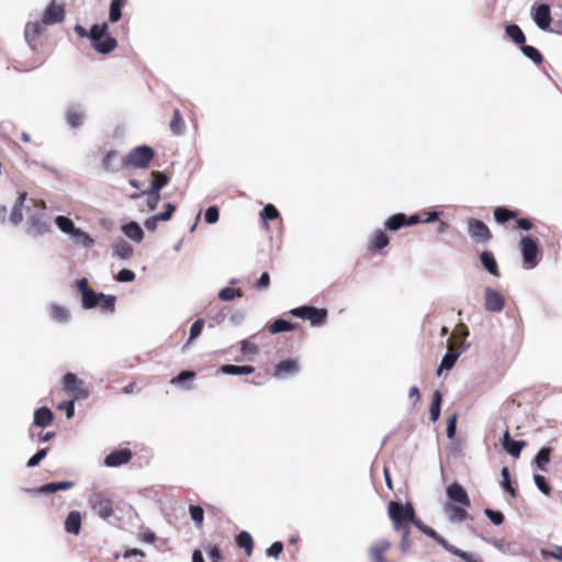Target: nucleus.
<instances>
[{"label":"nucleus","instance_id":"31","mask_svg":"<svg viewBox=\"0 0 562 562\" xmlns=\"http://www.w3.org/2000/svg\"><path fill=\"white\" fill-rule=\"evenodd\" d=\"M218 371L227 375H249L255 372L251 366L223 364Z\"/></svg>","mask_w":562,"mask_h":562},{"label":"nucleus","instance_id":"17","mask_svg":"<svg viewBox=\"0 0 562 562\" xmlns=\"http://www.w3.org/2000/svg\"><path fill=\"white\" fill-rule=\"evenodd\" d=\"M66 122L70 128H78L83 124L85 109L81 104H69L65 112Z\"/></svg>","mask_w":562,"mask_h":562},{"label":"nucleus","instance_id":"2","mask_svg":"<svg viewBox=\"0 0 562 562\" xmlns=\"http://www.w3.org/2000/svg\"><path fill=\"white\" fill-rule=\"evenodd\" d=\"M109 26L106 23L92 25V41L91 46L100 54H109L113 52L116 46V40L108 34Z\"/></svg>","mask_w":562,"mask_h":562},{"label":"nucleus","instance_id":"50","mask_svg":"<svg viewBox=\"0 0 562 562\" xmlns=\"http://www.w3.org/2000/svg\"><path fill=\"white\" fill-rule=\"evenodd\" d=\"M170 130L175 135H182L186 131V124L179 110H176L173 113V117L170 122Z\"/></svg>","mask_w":562,"mask_h":562},{"label":"nucleus","instance_id":"15","mask_svg":"<svg viewBox=\"0 0 562 562\" xmlns=\"http://www.w3.org/2000/svg\"><path fill=\"white\" fill-rule=\"evenodd\" d=\"M27 199V192L22 191L19 192L18 198L15 199L10 216L8 218L9 223L13 226H18L23 222L24 214L23 211L25 209V201Z\"/></svg>","mask_w":562,"mask_h":562},{"label":"nucleus","instance_id":"22","mask_svg":"<svg viewBox=\"0 0 562 562\" xmlns=\"http://www.w3.org/2000/svg\"><path fill=\"white\" fill-rule=\"evenodd\" d=\"M65 19V10L63 5H55L50 3L44 11L43 21L49 24H56L63 22Z\"/></svg>","mask_w":562,"mask_h":562},{"label":"nucleus","instance_id":"6","mask_svg":"<svg viewBox=\"0 0 562 562\" xmlns=\"http://www.w3.org/2000/svg\"><path fill=\"white\" fill-rule=\"evenodd\" d=\"M530 16L539 30L553 33L551 8L547 2L535 3L530 9Z\"/></svg>","mask_w":562,"mask_h":562},{"label":"nucleus","instance_id":"29","mask_svg":"<svg viewBox=\"0 0 562 562\" xmlns=\"http://www.w3.org/2000/svg\"><path fill=\"white\" fill-rule=\"evenodd\" d=\"M65 530L71 535H79L81 530V514L78 510H71L65 519Z\"/></svg>","mask_w":562,"mask_h":562},{"label":"nucleus","instance_id":"16","mask_svg":"<svg viewBox=\"0 0 562 562\" xmlns=\"http://www.w3.org/2000/svg\"><path fill=\"white\" fill-rule=\"evenodd\" d=\"M133 453L130 449L123 448L111 451L104 458V464L109 468H116L131 461Z\"/></svg>","mask_w":562,"mask_h":562},{"label":"nucleus","instance_id":"9","mask_svg":"<svg viewBox=\"0 0 562 562\" xmlns=\"http://www.w3.org/2000/svg\"><path fill=\"white\" fill-rule=\"evenodd\" d=\"M46 25L47 24L43 20L35 21V22H29L25 25L24 37H25L27 45L32 49V52L37 50V47H38L37 40L44 33Z\"/></svg>","mask_w":562,"mask_h":562},{"label":"nucleus","instance_id":"57","mask_svg":"<svg viewBox=\"0 0 562 562\" xmlns=\"http://www.w3.org/2000/svg\"><path fill=\"white\" fill-rule=\"evenodd\" d=\"M280 216V212L273 204H267L260 212V217L263 223L267 221L277 220Z\"/></svg>","mask_w":562,"mask_h":562},{"label":"nucleus","instance_id":"23","mask_svg":"<svg viewBox=\"0 0 562 562\" xmlns=\"http://www.w3.org/2000/svg\"><path fill=\"white\" fill-rule=\"evenodd\" d=\"M151 182L149 187L143 190V193H160L161 189L169 183V177L162 171H151Z\"/></svg>","mask_w":562,"mask_h":562},{"label":"nucleus","instance_id":"64","mask_svg":"<svg viewBox=\"0 0 562 562\" xmlns=\"http://www.w3.org/2000/svg\"><path fill=\"white\" fill-rule=\"evenodd\" d=\"M240 352L244 356L257 355L259 352V348L256 344L250 342L248 339H243L240 341Z\"/></svg>","mask_w":562,"mask_h":562},{"label":"nucleus","instance_id":"12","mask_svg":"<svg viewBox=\"0 0 562 562\" xmlns=\"http://www.w3.org/2000/svg\"><path fill=\"white\" fill-rule=\"evenodd\" d=\"M468 345L464 341H461L457 348H450L443 355L440 364L437 369V374L440 375L445 370H451L459 357L467 350Z\"/></svg>","mask_w":562,"mask_h":562},{"label":"nucleus","instance_id":"1","mask_svg":"<svg viewBox=\"0 0 562 562\" xmlns=\"http://www.w3.org/2000/svg\"><path fill=\"white\" fill-rule=\"evenodd\" d=\"M416 510L412 503L405 504L391 501L387 505V515L393 522L395 531L400 532L402 529L407 528V525L415 519Z\"/></svg>","mask_w":562,"mask_h":562},{"label":"nucleus","instance_id":"7","mask_svg":"<svg viewBox=\"0 0 562 562\" xmlns=\"http://www.w3.org/2000/svg\"><path fill=\"white\" fill-rule=\"evenodd\" d=\"M520 251L524 263L528 269H532L538 265V255L540 251L538 241L531 236H524L520 239Z\"/></svg>","mask_w":562,"mask_h":562},{"label":"nucleus","instance_id":"32","mask_svg":"<svg viewBox=\"0 0 562 562\" xmlns=\"http://www.w3.org/2000/svg\"><path fill=\"white\" fill-rule=\"evenodd\" d=\"M482 539L485 542L491 543L493 547H495L503 554L516 555L518 553L517 547L515 544L509 543V542H505L502 539H496V538L490 539V538H485V537H482Z\"/></svg>","mask_w":562,"mask_h":562},{"label":"nucleus","instance_id":"60","mask_svg":"<svg viewBox=\"0 0 562 562\" xmlns=\"http://www.w3.org/2000/svg\"><path fill=\"white\" fill-rule=\"evenodd\" d=\"M48 454V448L38 449L26 462V467L34 468L37 467L41 461L46 458Z\"/></svg>","mask_w":562,"mask_h":562},{"label":"nucleus","instance_id":"39","mask_svg":"<svg viewBox=\"0 0 562 562\" xmlns=\"http://www.w3.org/2000/svg\"><path fill=\"white\" fill-rule=\"evenodd\" d=\"M236 544L243 548L248 557L252 554L254 540L248 531L243 530L236 536Z\"/></svg>","mask_w":562,"mask_h":562},{"label":"nucleus","instance_id":"13","mask_svg":"<svg viewBox=\"0 0 562 562\" xmlns=\"http://www.w3.org/2000/svg\"><path fill=\"white\" fill-rule=\"evenodd\" d=\"M75 483L72 481H60V482H49L40 487L35 488H25L24 492L34 496L38 494H53L58 491H65L74 487Z\"/></svg>","mask_w":562,"mask_h":562},{"label":"nucleus","instance_id":"8","mask_svg":"<svg viewBox=\"0 0 562 562\" xmlns=\"http://www.w3.org/2000/svg\"><path fill=\"white\" fill-rule=\"evenodd\" d=\"M468 234L475 243H487L492 239L491 229L479 218L468 221Z\"/></svg>","mask_w":562,"mask_h":562},{"label":"nucleus","instance_id":"40","mask_svg":"<svg viewBox=\"0 0 562 562\" xmlns=\"http://www.w3.org/2000/svg\"><path fill=\"white\" fill-rule=\"evenodd\" d=\"M502 480L499 482L501 487L504 492L508 493L513 498L517 497V490L510 481V472L507 467H503L501 470Z\"/></svg>","mask_w":562,"mask_h":562},{"label":"nucleus","instance_id":"19","mask_svg":"<svg viewBox=\"0 0 562 562\" xmlns=\"http://www.w3.org/2000/svg\"><path fill=\"white\" fill-rule=\"evenodd\" d=\"M525 440L514 439L508 430H505L502 438L503 449L514 458H519L521 450L526 447Z\"/></svg>","mask_w":562,"mask_h":562},{"label":"nucleus","instance_id":"42","mask_svg":"<svg viewBox=\"0 0 562 562\" xmlns=\"http://www.w3.org/2000/svg\"><path fill=\"white\" fill-rule=\"evenodd\" d=\"M405 214L404 213H396L387 217V220L384 222V227L386 231L390 232H396L401 229L402 227H405Z\"/></svg>","mask_w":562,"mask_h":562},{"label":"nucleus","instance_id":"46","mask_svg":"<svg viewBox=\"0 0 562 562\" xmlns=\"http://www.w3.org/2000/svg\"><path fill=\"white\" fill-rule=\"evenodd\" d=\"M101 293L95 292L94 290L86 291L83 296L81 297V304L85 310L95 308L98 306V300L100 299Z\"/></svg>","mask_w":562,"mask_h":562},{"label":"nucleus","instance_id":"20","mask_svg":"<svg viewBox=\"0 0 562 562\" xmlns=\"http://www.w3.org/2000/svg\"><path fill=\"white\" fill-rule=\"evenodd\" d=\"M124 165V158L121 159L117 150H109L102 159V168L108 172H117Z\"/></svg>","mask_w":562,"mask_h":562},{"label":"nucleus","instance_id":"47","mask_svg":"<svg viewBox=\"0 0 562 562\" xmlns=\"http://www.w3.org/2000/svg\"><path fill=\"white\" fill-rule=\"evenodd\" d=\"M195 372L192 370H182L171 380V384L173 385H183L184 389L189 390L190 385H184L187 382H190L194 379Z\"/></svg>","mask_w":562,"mask_h":562},{"label":"nucleus","instance_id":"25","mask_svg":"<svg viewBox=\"0 0 562 562\" xmlns=\"http://www.w3.org/2000/svg\"><path fill=\"white\" fill-rule=\"evenodd\" d=\"M551 453H552V448H550V447L540 448L531 461V467L539 471H543V472L547 471L548 464L550 462Z\"/></svg>","mask_w":562,"mask_h":562},{"label":"nucleus","instance_id":"53","mask_svg":"<svg viewBox=\"0 0 562 562\" xmlns=\"http://www.w3.org/2000/svg\"><path fill=\"white\" fill-rule=\"evenodd\" d=\"M241 296H243V292L240 289H234L231 286L223 288L218 292V299L224 302H229L236 297H241Z\"/></svg>","mask_w":562,"mask_h":562},{"label":"nucleus","instance_id":"11","mask_svg":"<svg viewBox=\"0 0 562 562\" xmlns=\"http://www.w3.org/2000/svg\"><path fill=\"white\" fill-rule=\"evenodd\" d=\"M505 306L504 296L491 286L484 289V307L487 312L499 313Z\"/></svg>","mask_w":562,"mask_h":562},{"label":"nucleus","instance_id":"27","mask_svg":"<svg viewBox=\"0 0 562 562\" xmlns=\"http://www.w3.org/2000/svg\"><path fill=\"white\" fill-rule=\"evenodd\" d=\"M121 229L134 243L138 244L144 239V231L135 221L124 224Z\"/></svg>","mask_w":562,"mask_h":562},{"label":"nucleus","instance_id":"24","mask_svg":"<svg viewBox=\"0 0 562 562\" xmlns=\"http://www.w3.org/2000/svg\"><path fill=\"white\" fill-rule=\"evenodd\" d=\"M49 317L57 324H67L71 319L70 311L59 304H50L48 306Z\"/></svg>","mask_w":562,"mask_h":562},{"label":"nucleus","instance_id":"5","mask_svg":"<svg viewBox=\"0 0 562 562\" xmlns=\"http://www.w3.org/2000/svg\"><path fill=\"white\" fill-rule=\"evenodd\" d=\"M154 149L148 145H140L133 148L125 157L124 165L126 167L146 168L154 158Z\"/></svg>","mask_w":562,"mask_h":562},{"label":"nucleus","instance_id":"44","mask_svg":"<svg viewBox=\"0 0 562 562\" xmlns=\"http://www.w3.org/2000/svg\"><path fill=\"white\" fill-rule=\"evenodd\" d=\"M127 0H111L109 10V20L112 23L119 22L122 18V9Z\"/></svg>","mask_w":562,"mask_h":562},{"label":"nucleus","instance_id":"54","mask_svg":"<svg viewBox=\"0 0 562 562\" xmlns=\"http://www.w3.org/2000/svg\"><path fill=\"white\" fill-rule=\"evenodd\" d=\"M70 394L74 396L71 400L85 401L90 396V391L86 382L81 380Z\"/></svg>","mask_w":562,"mask_h":562},{"label":"nucleus","instance_id":"56","mask_svg":"<svg viewBox=\"0 0 562 562\" xmlns=\"http://www.w3.org/2000/svg\"><path fill=\"white\" fill-rule=\"evenodd\" d=\"M81 380L72 372H67L63 376V386L65 392L71 393Z\"/></svg>","mask_w":562,"mask_h":562},{"label":"nucleus","instance_id":"41","mask_svg":"<svg viewBox=\"0 0 562 562\" xmlns=\"http://www.w3.org/2000/svg\"><path fill=\"white\" fill-rule=\"evenodd\" d=\"M442 395L440 391H435L432 394L431 404L429 407V418L431 422H437L441 414Z\"/></svg>","mask_w":562,"mask_h":562},{"label":"nucleus","instance_id":"58","mask_svg":"<svg viewBox=\"0 0 562 562\" xmlns=\"http://www.w3.org/2000/svg\"><path fill=\"white\" fill-rule=\"evenodd\" d=\"M29 436L32 441L45 443V442L49 441L55 436V432L54 431L36 432L35 428L30 427Z\"/></svg>","mask_w":562,"mask_h":562},{"label":"nucleus","instance_id":"63","mask_svg":"<svg viewBox=\"0 0 562 562\" xmlns=\"http://www.w3.org/2000/svg\"><path fill=\"white\" fill-rule=\"evenodd\" d=\"M135 272L131 269H127V268H122L117 274H116V280L121 283H128V282H133L135 280Z\"/></svg>","mask_w":562,"mask_h":562},{"label":"nucleus","instance_id":"51","mask_svg":"<svg viewBox=\"0 0 562 562\" xmlns=\"http://www.w3.org/2000/svg\"><path fill=\"white\" fill-rule=\"evenodd\" d=\"M189 514L198 529H202L204 521V509L200 505H190Z\"/></svg>","mask_w":562,"mask_h":562},{"label":"nucleus","instance_id":"62","mask_svg":"<svg viewBox=\"0 0 562 562\" xmlns=\"http://www.w3.org/2000/svg\"><path fill=\"white\" fill-rule=\"evenodd\" d=\"M204 218L207 224H215L220 220V210L216 205L209 206L204 213Z\"/></svg>","mask_w":562,"mask_h":562},{"label":"nucleus","instance_id":"38","mask_svg":"<svg viewBox=\"0 0 562 562\" xmlns=\"http://www.w3.org/2000/svg\"><path fill=\"white\" fill-rule=\"evenodd\" d=\"M391 542L389 540H380L370 548V554L373 562H384V552L389 550Z\"/></svg>","mask_w":562,"mask_h":562},{"label":"nucleus","instance_id":"37","mask_svg":"<svg viewBox=\"0 0 562 562\" xmlns=\"http://www.w3.org/2000/svg\"><path fill=\"white\" fill-rule=\"evenodd\" d=\"M505 33L519 47L526 43L525 33L517 24L505 25Z\"/></svg>","mask_w":562,"mask_h":562},{"label":"nucleus","instance_id":"14","mask_svg":"<svg viewBox=\"0 0 562 562\" xmlns=\"http://www.w3.org/2000/svg\"><path fill=\"white\" fill-rule=\"evenodd\" d=\"M448 498L461 506L469 507L471 505L470 497L465 488L458 482H453L447 487Z\"/></svg>","mask_w":562,"mask_h":562},{"label":"nucleus","instance_id":"21","mask_svg":"<svg viewBox=\"0 0 562 562\" xmlns=\"http://www.w3.org/2000/svg\"><path fill=\"white\" fill-rule=\"evenodd\" d=\"M54 420V413L47 406H41L35 409L33 424L31 427L46 428L52 425Z\"/></svg>","mask_w":562,"mask_h":562},{"label":"nucleus","instance_id":"30","mask_svg":"<svg viewBox=\"0 0 562 562\" xmlns=\"http://www.w3.org/2000/svg\"><path fill=\"white\" fill-rule=\"evenodd\" d=\"M390 244V237L382 229H376L372 234V238L368 245L369 250H381Z\"/></svg>","mask_w":562,"mask_h":562},{"label":"nucleus","instance_id":"18","mask_svg":"<svg viewBox=\"0 0 562 562\" xmlns=\"http://www.w3.org/2000/svg\"><path fill=\"white\" fill-rule=\"evenodd\" d=\"M299 371V362L295 359H285L274 367L273 376L277 379H285L297 374Z\"/></svg>","mask_w":562,"mask_h":562},{"label":"nucleus","instance_id":"49","mask_svg":"<svg viewBox=\"0 0 562 562\" xmlns=\"http://www.w3.org/2000/svg\"><path fill=\"white\" fill-rule=\"evenodd\" d=\"M115 302L116 297L114 295L101 293L100 299L98 300L99 304L97 307H100L104 312L112 313L115 310Z\"/></svg>","mask_w":562,"mask_h":562},{"label":"nucleus","instance_id":"59","mask_svg":"<svg viewBox=\"0 0 562 562\" xmlns=\"http://www.w3.org/2000/svg\"><path fill=\"white\" fill-rule=\"evenodd\" d=\"M532 479H533V482H535V485L537 486V488L543 495L549 496L551 493V486L547 482V479L542 474H538V473H535Z\"/></svg>","mask_w":562,"mask_h":562},{"label":"nucleus","instance_id":"28","mask_svg":"<svg viewBox=\"0 0 562 562\" xmlns=\"http://www.w3.org/2000/svg\"><path fill=\"white\" fill-rule=\"evenodd\" d=\"M480 261L484 269L494 277L499 276L498 265L491 250H483L480 254Z\"/></svg>","mask_w":562,"mask_h":562},{"label":"nucleus","instance_id":"45","mask_svg":"<svg viewBox=\"0 0 562 562\" xmlns=\"http://www.w3.org/2000/svg\"><path fill=\"white\" fill-rule=\"evenodd\" d=\"M55 224L60 232H63L69 236L77 228L74 221L70 217L65 216V215L56 216Z\"/></svg>","mask_w":562,"mask_h":562},{"label":"nucleus","instance_id":"33","mask_svg":"<svg viewBox=\"0 0 562 562\" xmlns=\"http://www.w3.org/2000/svg\"><path fill=\"white\" fill-rule=\"evenodd\" d=\"M71 240L86 249H90L94 245V239L81 228H76L69 236Z\"/></svg>","mask_w":562,"mask_h":562},{"label":"nucleus","instance_id":"4","mask_svg":"<svg viewBox=\"0 0 562 562\" xmlns=\"http://www.w3.org/2000/svg\"><path fill=\"white\" fill-rule=\"evenodd\" d=\"M289 314L293 317H297L304 321H308L312 326H322L325 324L328 312L326 308L316 307L313 305H302L293 307L289 311Z\"/></svg>","mask_w":562,"mask_h":562},{"label":"nucleus","instance_id":"10","mask_svg":"<svg viewBox=\"0 0 562 562\" xmlns=\"http://www.w3.org/2000/svg\"><path fill=\"white\" fill-rule=\"evenodd\" d=\"M92 510L100 518L108 520L113 516L112 501L97 493L90 498Z\"/></svg>","mask_w":562,"mask_h":562},{"label":"nucleus","instance_id":"34","mask_svg":"<svg viewBox=\"0 0 562 562\" xmlns=\"http://www.w3.org/2000/svg\"><path fill=\"white\" fill-rule=\"evenodd\" d=\"M296 327V324L286 321L284 318H277L268 326V330L270 334L276 335L280 333L292 331Z\"/></svg>","mask_w":562,"mask_h":562},{"label":"nucleus","instance_id":"52","mask_svg":"<svg viewBox=\"0 0 562 562\" xmlns=\"http://www.w3.org/2000/svg\"><path fill=\"white\" fill-rule=\"evenodd\" d=\"M204 328V319L203 318H198L196 321L193 322V324L191 325L190 327V335H189V339L188 341L186 342V345L183 346V350L193 341L195 340L202 333Z\"/></svg>","mask_w":562,"mask_h":562},{"label":"nucleus","instance_id":"61","mask_svg":"<svg viewBox=\"0 0 562 562\" xmlns=\"http://www.w3.org/2000/svg\"><path fill=\"white\" fill-rule=\"evenodd\" d=\"M484 514L491 520V522L495 526L502 525L505 520L504 514L499 510H494L492 508H485Z\"/></svg>","mask_w":562,"mask_h":562},{"label":"nucleus","instance_id":"3","mask_svg":"<svg viewBox=\"0 0 562 562\" xmlns=\"http://www.w3.org/2000/svg\"><path fill=\"white\" fill-rule=\"evenodd\" d=\"M52 231L50 217L44 211L30 214L26 221L25 234L32 238H38Z\"/></svg>","mask_w":562,"mask_h":562},{"label":"nucleus","instance_id":"36","mask_svg":"<svg viewBox=\"0 0 562 562\" xmlns=\"http://www.w3.org/2000/svg\"><path fill=\"white\" fill-rule=\"evenodd\" d=\"M494 220L498 224H505L510 220H515L518 216V213L514 210H510L507 206H496L493 211Z\"/></svg>","mask_w":562,"mask_h":562},{"label":"nucleus","instance_id":"48","mask_svg":"<svg viewBox=\"0 0 562 562\" xmlns=\"http://www.w3.org/2000/svg\"><path fill=\"white\" fill-rule=\"evenodd\" d=\"M447 552H449L456 557H459L464 562H482V560L479 557H476L470 552L463 551L453 544H451L448 548Z\"/></svg>","mask_w":562,"mask_h":562},{"label":"nucleus","instance_id":"35","mask_svg":"<svg viewBox=\"0 0 562 562\" xmlns=\"http://www.w3.org/2000/svg\"><path fill=\"white\" fill-rule=\"evenodd\" d=\"M112 250L113 256L123 260L130 259L134 251L133 247L124 239H119L117 241H115L112 247Z\"/></svg>","mask_w":562,"mask_h":562},{"label":"nucleus","instance_id":"43","mask_svg":"<svg viewBox=\"0 0 562 562\" xmlns=\"http://www.w3.org/2000/svg\"><path fill=\"white\" fill-rule=\"evenodd\" d=\"M520 50L524 54V56L528 59H530L532 63L539 65L543 60V56L541 52L531 45H527L526 43L520 46Z\"/></svg>","mask_w":562,"mask_h":562},{"label":"nucleus","instance_id":"55","mask_svg":"<svg viewBox=\"0 0 562 562\" xmlns=\"http://www.w3.org/2000/svg\"><path fill=\"white\" fill-rule=\"evenodd\" d=\"M424 535H426L427 537L431 538L432 540H435L441 548H443L446 551L448 550V548L451 546V543H449L441 535H439L435 529H432L431 527L427 526L426 528H424Z\"/></svg>","mask_w":562,"mask_h":562},{"label":"nucleus","instance_id":"26","mask_svg":"<svg viewBox=\"0 0 562 562\" xmlns=\"http://www.w3.org/2000/svg\"><path fill=\"white\" fill-rule=\"evenodd\" d=\"M445 513L452 524H460L469 517L468 512L463 507L452 504L446 505Z\"/></svg>","mask_w":562,"mask_h":562}]
</instances>
